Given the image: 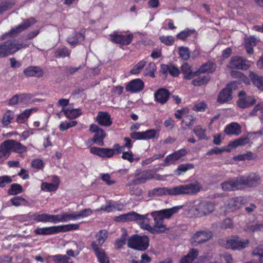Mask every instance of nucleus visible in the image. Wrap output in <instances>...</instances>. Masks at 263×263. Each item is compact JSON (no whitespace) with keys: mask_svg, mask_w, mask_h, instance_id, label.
Masks as SVG:
<instances>
[{"mask_svg":"<svg viewBox=\"0 0 263 263\" xmlns=\"http://www.w3.org/2000/svg\"><path fill=\"white\" fill-rule=\"evenodd\" d=\"M201 190L199 184L191 183L185 184H181L172 188L156 187L149 191L148 193L149 197L161 196L163 195L177 196L181 195H195Z\"/></svg>","mask_w":263,"mask_h":263,"instance_id":"nucleus-1","label":"nucleus"},{"mask_svg":"<svg viewBox=\"0 0 263 263\" xmlns=\"http://www.w3.org/2000/svg\"><path fill=\"white\" fill-rule=\"evenodd\" d=\"M182 208L181 206H176L170 209H165L159 211H154L151 213L150 215L154 219V223H152L151 220L147 216L145 223H148L150 228L143 229L144 230H156L157 229L161 230H169L164 223L165 219L170 218L174 214L178 213V210Z\"/></svg>","mask_w":263,"mask_h":263,"instance_id":"nucleus-2","label":"nucleus"},{"mask_svg":"<svg viewBox=\"0 0 263 263\" xmlns=\"http://www.w3.org/2000/svg\"><path fill=\"white\" fill-rule=\"evenodd\" d=\"M92 213V210L88 208L83 209L79 212L69 214L66 213H63L56 215L48 214H39L36 216V219L39 221L57 223L67 221L70 219H77L80 218L86 217L91 215Z\"/></svg>","mask_w":263,"mask_h":263,"instance_id":"nucleus-3","label":"nucleus"},{"mask_svg":"<svg viewBox=\"0 0 263 263\" xmlns=\"http://www.w3.org/2000/svg\"><path fill=\"white\" fill-rule=\"evenodd\" d=\"M27 151V146L20 142L13 139L6 140L0 144V164L10 157L11 152L21 154Z\"/></svg>","mask_w":263,"mask_h":263,"instance_id":"nucleus-4","label":"nucleus"},{"mask_svg":"<svg viewBox=\"0 0 263 263\" xmlns=\"http://www.w3.org/2000/svg\"><path fill=\"white\" fill-rule=\"evenodd\" d=\"M149 238L146 236L134 235L127 240L129 248L139 251H145L149 246Z\"/></svg>","mask_w":263,"mask_h":263,"instance_id":"nucleus-5","label":"nucleus"},{"mask_svg":"<svg viewBox=\"0 0 263 263\" xmlns=\"http://www.w3.org/2000/svg\"><path fill=\"white\" fill-rule=\"evenodd\" d=\"M89 130L90 133L95 134L92 139L88 140L87 143L92 142L98 145L103 146L104 144V139L106 136L105 130L95 124L90 125Z\"/></svg>","mask_w":263,"mask_h":263,"instance_id":"nucleus-6","label":"nucleus"},{"mask_svg":"<svg viewBox=\"0 0 263 263\" xmlns=\"http://www.w3.org/2000/svg\"><path fill=\"white\" fill-rule=\"evenodd\" d=\"M124 215L126 222L136 221L140 225V228L142 229H146L147 228H150L149 223H145L147 216H149L148 214L140 215L133 211L124 214ZM148 222H149L148 219Z\"/></svg>","mask_w":263,"mask_h":263,"instance_id":"nucleus-7","label":"nucleus"},{"mask_svg":"<svg viewBox=\"0 0 263 263\" xmlns=\"http://www.w3.org/2000/svg\"><path fill=\"white\" fill-rule=\"evenodd\" d=\"M215 209L214 203L210 201H202L196 205L194 214L197 217H202L212 213Z\"/></svg>","mask_w":263,"mask_h":263,"instance_id":"nucleus-8","label":"nucleus"},{"mask_svg":"<svg viewBox=\"0 0 263 263\" xmlns=\"http://www.w3.org/2000/svg\"><path fill=\"white\" fill-rule=\"evenodd\" d=\"M15 42L14 40H10L0 44V58L12 54L20 48Z\"/></svg>","mask_w":263,"mask_h":263,"instance_id":"nucleus-9","label":"nucleus"},{"mask_svg":"<svg viewBox=\"0 0 263 263\" xmlns=\"http://www.w3.org/2000/svg\"><path fill=\"white\" fill-rule=\"evenodd\" d=\"M241 189L245 187H253L257 186L260 181L259 176L255 173H251L248 176H239Z\"/></svg>","mask_w":263,"mask_h":263,"instance_id":"nucleus-10","label":"nucleus"},{"mask_svg":"<svg viewBox=\"0 0 263 263\" xmlns=\"http://www.w3.org/2000/svg\"><path fill=\"white\" fill-rule=\"evenodd\" d=\"M110 40L114 43L119 44L121 46L129 45L134 38L133 33L128 34H118L117 32L109 35Z\"/></svg>","mask_w":263,"mask_h":263,"instance_id":"nucleus-11","label":"nucleus"},{"mask_svg":"<svg viewBox=\"0 0 263 263\" xmlns=\"http://www.w3.org/2000/svg\"><path fill=\"white\" fill-rule=\"evenodd\" d=\"M159 134L155 129H147L144 132H135L130 134L132 139L135 140H147L158 138Z\"/></svg>","mask_w":263,"mask_h":263,"instance_id":"nucleus-12","label":"nucleus"},{"mask_svg":"<svg viewBox=\"0 0 263 263\" xmlns=\"http://www.w3.org/2000/svg\"><path fill=\"white\" fill-rule=\"evenodd\" d=\"M135 179L131 181L132 185H138L145 183L148 180L154 178V175L149 171H143L137 170L134 174Z\"/></svg>","mask_w":263,"mask_h":263,"instance_id":"nucleus-13","label":"nucleus"},{"mask_svg":"<svg viewBox=\"0 0 263 263\" xmlns=\"http://www.w3.org/2000/svg\"><path fill=\"white\" fill-rule=\"evenodd\" d=\"M248 243V240L242 241L238 237H233L226 241L224 246L228 249L240 250L246 248Z\"/></svg>","mask_w":263,"mask_h":263,"instance_id":"nucleus-14","label":"nucleus"},{"mask_svg":"<svg viewBox=\"0 0 263 263\" xmlns=\"http://www.w3.org/2000/svg\"><path fill=\"white\" fill-rule=\"evenodd\" d=\"M229 68L231 69L247 70L250 65L248 64V61L243 59L241 57H233L229 62Z\"/></svg>","mask_w":263,"mask_h":263,"instance_id":"nucleus-15","label":"nucleus"},{"mask_svg":"<svg viewBox=\"0 0 263 263\" xmlns=\"http://www.w3.org/2000/svg\"><path fill=\"white\" fill-rule=\"evenodd\" d=\"M233 83H228L219 93L217 102L223 104L232 99Z\"/></svg>","mask_w":263,"mask_h":263,"instance_id":"nucleus-16","label":"nucleus"},{"mask_svg":"<svg viewBox=\"0 0 263 263\" xmlns=\"http://www.w3.org/2000/svg\"><path fill=\"white\" fill-rule=\"evenodd\" d=\"M238 106L241 108L249 107L254 105L256 100L252 96H248L244 91H241L238 95Z\"/></svg>","mask_w":263,"mask_h":263,"instance_id":"nucleus-17","label":"nucleus"},{"mask_svg":"<svg viewBox=\"0 0 263 263\" xmlns=\"http://www.w3.org/2000/svg\"><path fill=\"white\" fill-rule=\"evenodd\" d=\"M213 235L212 231H197L191 239L193 245L196 246L210 239Z\"/></svg>","mask_w":263,"mask_h":263,"instance_id":"nucleus-18","label":"nucleus"},{"mask_svg":"<svg viewBox=\"0 0 263 263\" xmlns=\"http://www.w3.org/2000/svg\"><path fill=\"white\" fill-rule=\"evenodd\" d=\"M221 187L224 191H234L241 189L239 176L230 178L228 180L221 183Z\"/></svg>","mask_w":263,"mask_h":263,"instance_id":"nucleus-19","label":"nucleus"},{"mask_svg":"<svg viewBox=\"0 0 263 263\" xmlns=\"http://www.w3.org/2000/svg\"><path fill=\"white\" fill-rule=\"evenodd\" d=\"M144 87V83L140 79H135L131 80L125 86L127 92L138 93L141 91Z\"/></svg>","mask_w":263,"mask_h":263,"instance_id":"nucleus-20","label":"nucleus"},{"mask_svg":"<svg viewBox=\"0 0 263 263\" xmlns=\"http://www.w3.org/2000/svg\"><path fill=\"white\" fill-rule=\"evenodd\" d=\"M90 153L103 158H109L114 155V151L110 148L93 146L90 148Z\"/></svg>","mask_w":263,"mask_h":263,"instance_id":"nucleus-21","label":"nucleus"},{"mask_svg":"<svg viewBox=\"0 0 263 263\" xmlns=\"http://www.w3.org/2000/svg\"><path fill=\"white\" fill-rule=\"evenodd\" d=\"M170 95L171 93L168 90L164 88H161L155 92V100L157 103L164 104L167 102Z\"/></svg>","mask_w":263,"mask_h":263,"instance_id":"nucleus-22","label":"nucleus"},{"mask_svg":"<svg viewBox=\"0 0 263 263\" xmlns=\"http://www.w3.org/2000/svg\"><path fill=\"white\" fill-rule=\"evenodd\" d=\"M244 198L242 197H236L229 199L226 203V208L230 212H233L239 209L244 203Z\"/></svg>","mask_w":263,"mask_h":263,"instance_id":"nucleus-23","label":"nucleus"},{"mask_svg":"<svg viewBox=\"0 0 263 263\" xmlns=\"http://www.w3.org/2000/svg\"><path fill=\"white\" fill-rule=\"evenodd\" d=\"M35 23L36 21L34 18L30 17L27 20H26L23 23L12 28L9 32L6 33V35H11L13 33H20Z\"/></svg>","mask_w":263,"mask_h":263,"instance_id":"nucleus-24","label":"nucleus"},{"mask_svg":"<svg viewBox=\"0 0 263 263\" xmlns=\"http://www.w3.org/2000/svg\"><path fill=\"white\" fill-rule=\"evenodd\" d=\"M187 154V151L184 148H181L166 156L165 159V163L166 165L174 164L180 159L182 157Z\"/></svg>","mask_w":263,"mask_h":263,"instance_id":"nucleus-25","label":"nucleus"},{"mask_svg":"<svg viewBox=\"0 0 263 263\" xmlns=\"http://www.w3.org/2000/svg\"><path fill=\"white\" fill-rule=\"evenodd\" d=\"M52 181L53 183L43 182L41 184V188L42 191L46 192H55L59 186L60 180L58 176H52Z\"/></svg>","mask_w":263,"mask_h":263,"instance_id":"nucleus-26","label":"nucleus"},{"mask_svg":"<svg viewBox=\"0 0 263 263\" xmlns=\"http://www.w3.org/2000/svg\"><path fill=\"white\" fill-rule=\"evenodd\" d=\"M23 73L26 77L41 78L44 74L42 68L35 66H30L24 69Z\"/></svg>","mask_w":263,"mask_h":263,"instance_id":"nucleus-27","label":"nucleus"},{"mask_svg":"<svg viewBox=\"0 0 263 263\" xmlns=\"http://www.w3.org/2000/svg\"><path fill=\"white\" fill-rule=\"evenodd\" d=\"M96 121L101 126H110L112 121L110 115L107 112L100 111L96 117Z\"/></svg>","mask_w":263,"mask_h":263,"instance_id":"nucleus-28","label":"nucleus"},{"mask_svg":"<svg viewBox=\"0 0 263 263\" xmlns=\"http://www.w3.org/2000/svg\"><path fill=\"white\" fill-rule=\"evenodd\" d=\"M91 247L100 263H109L108 258L106 256L104 251L100 248L96 242H92Z\"/></svg>","mask_w":263,"mask_h":263,"instance_id":"nucleus-29","label":"nucleus"},{"mask_svg":"<svg viewBox=\"0 0 263 263\" xmlns=\"http://www.w3.org/2000/svg\"><path fill=\"white\" fill-rule=\"evenodd\" d=\"M181 71L183 75V79L185 80H191L195 76H198V72L197 71H192L191 66L187 63H184L181 66Z\"/></svg>","mask_w":263,"mask_h":263,"instance_id":"nucleus-30","label":"nucleus"},{"mask_svg":"<svg viewBox=\"0 0 263 263\" xmlns=\"http://www.w3.org/2000/svg\"><path fill=\"white\" fill-rule=\"evenodd\" d=\"M224 132L227 135L238 136L241 133V127L238 123L232 122L226 126Z\"/></svg>","mask_w":263,"mask_h":263,"instance_id":"nucleus-31","label":"nucleus"},{"mask_svg":"<svg viewBox=\"0 0 263 263\" xmlns=\"http://www.w3.org/2000/svg\"><path fill=\"white\" fill-rule=\"evenodd\" d=\"M79 228V224H69L65 226L60 227H46L42 228H37L34 230H76Z\"/></svg>","mask_w":263,"mask_h":263,"instance_id":"nucleus-32","label":"nucleus"},{"mask_svg":"<svg viewBox=\"0 0 263 263\" xmlns=\"http://www.w3.org/2000/svg\"><path fill=\"white\" fill-rule=\"evenodd\" d=\"M62 111L65 117L70 120L76 119L82 114V111L80 108H63Z\"/></svg>","mask_w":263,"mask_h":263,"instance_id":"nucleus-33","label":"nucleus"},{"mask_svg":"<svg viewBox=\"0 0 263 263\" xmlns=\"http://www.w3.org/2000/svg\"><path fill=\"white\" fill-rule=\"evenodd\" d=\"M257 40L254 36H250L245 40V47L247 52L252 54L254 52V47L257 45Z\"/></svg>","mask_w":263,"mask_h":263,"instance_id":"nucleus-34","label":"nucleus"},{"mask_svg":"<svg viewBox=\"0 0 263 263\" xmlns=\"http://www.w3.org/2000/svg\"><path fill=\"white\" fill-rule=\"evenodd\" d=\"M198 255V251L196 249H191L187 255L184 256L180 260V263H192Z\"/></svg>","mask_w":263,"mask_h":263,"instance_id":"nucleus-35","label":"nucleus"},{"mask_svg":"<svg viewBox=\"0 0 263 263\" xmlns=\"http://www.w3.org/2000/svg\"><path fill=\"white\" fill-rule=\"evenodd\" d=\"M216 68V65L213 62H208L203 64L197 70L198 76L201 73H212Z\"/></svg>","mask_w":263,"mask_h":263,"instance_id":"nucleus-36","label":"nucleus"},{"mask_svg":"<svg viewBox=\"0 0 263 263\" xmlns=\"http://www.w3.org/2000/svg\"><path fill=\"white\" fill-rule=\"evenodd\" d=\"M253 256H257L258 258V260H251L246 263H263V244L260 245L256 247L252 252Z\"/></svg>","mask_w":263,"mask_h":263,"instance_id":"nucleus-37","label":"nucleus"},{"mask_svg":"<svg viewBox=\"0 0 263 263\" xmlns=\"http://www.w3.org/2000/svg\"><path fill=\"white\" fill-rule=\"evenodd\" d=\"M194 168V165L192 163H187L181 164L178 165L177 169L174 171L175 174L177 176L181 175L182 173H185L186 171Z\"/></svg>","mask_w":263,"mask_h":263,"instance_id":"nucleus-38","label":"nucleus"},{"mask_svg":"<svg viewBox=\"0 0 263 263\" xmlns=\"http://www.w3.org/2000/svg\"><path fill=\"white\" fill-rule=\"evenodd\" d=\"M15 0H6L0 3V14L11 9L15 5Z\"/></svg>","mask_w":263,"mask_h":263,"instance_id":"nucleus-39","label":"nucleus"},{"mask_svg":"<svg viewBox=\"0 0 263 263\" xmlns=\"http://www.w3.org/2000/svg\"><path fill=\"white\" fill-rule=\"evenodd\" d=\"M195 135L199 140H208L206 136V129L203 128L201 126H196L193 130Z\"/></svg>","mask_w":263,"mask_h":263,"instance_id":"nucleus-40","label":"nucleus"},{"mask_svg":"<svg viewBox=\"0 0 263 263\" xmlns=\"http://www.w3.org/2000/svg\"><path fill=\"white\" fill-rule=\"evenodd\" d=\"M210 80V77L209 76L198 77L192 81V84L194 86H200L206 84Z\"/></svg>","mask_w":263,"mask_h":263,"instance_id":"nucleus-41","label":"nucleus"},{"mask_svg":"<svg viewBox=\"0 0 263 263\" xmlns=\"http://www.w3.org/2000/svg\"><path fill=\"white\" fill-rule=\"evenodd\" d=\"M193 34H197L196 30L194 29H191L187 28L184 30L179 33L177 35V37L179 39L184 41L187 39V37H188Z\"/></svg>","mask_w":263,"mask_h":263,"instance_id":"nucleus-42","label":"nucleus"},{"mask_svg":"<svg viewBox=\"0 0 263 263\" xmlns=\"http://www.w3.org/2000/svg\"><path fill=\"white\" fill-rule=\"evenodd\" d=\"M146 64V61L142 60L140 61L137 64H136L130 71V74H138L141 70L143 69Z\"/></svg>","mask_w":263,"mask_h":263,"instance_id":"nucleus-43","label":"nucleus"},{"mask_svg":"<svg viewBox=\"0 0 263 263\" xmlns=\"http://www.w3.org/2000/svg\"><path fill=\"white\" fill-rule=\"evenodd\" d=\"M22 192L23 187L18 183L12 184L8 190V194L11 195H15Z\"/></svg>","mask_w":263,"mask_h":263,"instance_id":"nucleus-44","label":"nucleus"},{"mask_svg":"<svg viewBox=\"0 0 263 263\" xmlns=\"http://www.w3.org/2000/svg\"><path fill=\"white\" fill-rule=\"evenodd\" d=\"M70 53L71 51L68 48L63 47L57 50L55 52V57L57 58L69 57Z\"/></svg>","mask_w":263,"mask_h":263,"instance_id":"nucleus-45","label":"nucleus"},{"mask_svg":"<svg viewBox=\"0 0 263 263\" xmlns=\"http://www.w3.org/2000/svg\"><path fill=\"white\" fill-rule=\"evenodd\" d=\"M156 70V66L154 62H150L144 70V74L151 78H155V72Z\"/></svg>","mask_w":263,"mask_h":263,"instance_id":"nucleus-46","label":"nucleus"},{"mask_svg":"<svg viewBox=\"0 0 263 263\" xmlns=\"http://www.w3.org/2000/svg\"><path fill=\"white\" fill-rule=\"evenodd\" d=\"M84 35L82 33L76 32L74 36L68 38V42L72 45H76L80 42L79 38H81L82 40H84Z\"/></svg>","mask_w":263,"mask_h":263,"instance_id":"nucleus-47","label":"nucleus"},{"mask_svg":"<svg viewBox=\"0 0 263 263\" xmlns=\"http://www.w3.org/2000/svg\"><path fill=\"white\" fill-rule=\"evenodd\" d=\"M218 227L222 229H233L234 223L232 219L227 218L221 222L219 223Z\"/></svg>","mask_w":263,"mask_h":263,"instance_id":"nucleus-48","label":"nucleus"},{"mask_svg":"<svg viewBox=\"0 0 263 263\" xmlns=\"http://www.w3.org/2000/svg\"><path fill=\"white\" fill-rule=\"evenodd\" d=\"M53 258L56 263H72L71 258L66 255H56L53 256Z\"/></svg>","mask_w":263,"mask_h":263,"instance_id":"nucleus-49","label":"nucleus"},{"mask_svg":"<svg viewBox=\"0 0 263 263\" xmlns=\"http://www.w3.org/2000/svg\"><path fill=\"white\" fill-rule=\"evenodd\" d=\"M78 124L77 121H72L71 122H62L59 125V129L61 132H64L70 127L76 126Z\"/></svg>","mask_w":263,"mask_h":263,"instance_id":"nucleus-50","label":"nucleus"},{"mask_svg":"<svg viewBox=\"0 0 263 263\" xmlns=\"http://www.w3.org/2000/svg\"><path fill=\"white\" fill-rule=\"evenodd\" d=\"M179 55L180 58L183 60H188L190 57V53L189 48L184 47H179Z\"/></svg>","mask_w":263,"mask_h":263,"instance_id":"nucleus-51","label":"nucleus"},{"mask_svg":"<svg viewBox=\"0 0 263 263\" xmlns=\"http://www.w3.org/2000/svg\"><path fill=\"white\" fill-rule=\"evenodd\" d=\"M13 118V114L10 110H8L4 114L2 118V123L4 126H7L11 123Z\"/></svg>","mask_w":263,"mask_h":263,"instance_id":"nucleus-52","label":"nucleus"},{"mask_svg":"<svg viewBox=\"0 0 263 263\" xmlns=\"http://www.w3.org/2000/svg\"><path fill=\"white\" fill-rule=\"evenodd\" d=\"M248 140L247 137L245 138H240L237 139L234 141H231L229 144L228 146H231L232 147H237L238 146H241L244 145Z\"/></svg>","mask_w":263,"mask_h":263,"instance_id":"nucleus-53","label":"nucleus"},{"mask_svg":"<svg viewBox=\"0 0 263 263\" xmlns=\"http://www.w3.org/2000/svg\"><path fill=\"white\" fill-rule=\"evenodd\" d=\"M252 82L257 87L263 91V77L254 75L252 78Z\"/></svg>","mask_w":263,"mask_h":263,"instance_id":"nucleus-54","label":"nucleus"},{"mask_svg":"<svg viewBox=\"0 0 263 263\" xmlns=\"http://www.w3.org/2000/svg\"><path fill=\"white\" fill-rule=\"evenodd\" d=\"M127 234L125 232H124L121 236V237L117 239L116 240L115 245V247L117 249L121 248L123 246H124L126 242H127L128 239L126 238Z\"/></svg>","mask_w":263,"mask_h":263,"instance_id":"nucleus-55","label":"nucleus"},{"mask_svg":"<svg viewBox=\"0 0 263 263\" xmlns=\"http://www.w3.org/2000/svg\"><path fill=\"white\" fill-rule=\"evenodd\" d=\"M10 201L13 205L18 206L22 205V203H28V201L25 198L21 196H15L10 199Z\"/></svg>","mask_w":263,"mask_h":263,"instance_id":"nucleus-56","label":"nucleus"},{"mask_svg":"<svg viewBox=\"0 0 263 263\" xmlns=\"http://www.w3.org/2000/svg\"><path fill=\"white\" fill-rule=\"evenodd\" d=\"M235 159L239 161L250 160L253 159V153L249 151L246 154H239L236 156Z\"/></svg>","mask_w":263,"mask_h":263,"instance_id":"nucleus-57","label":"nucleus"},{"mask_svg":"<svg viewBox=\"0 0 263 263\" xmlns=\"http://www.w3.org/2000/svg\"><path fill=\"white\" fill-rule=\"evenodd\" d=\"M107 236V231H99L96 234L97 240L100 245L104 242Z\"/></svg>","mask_w":263,"mask_h":263,"instance_id":"nucleus-58","label":"nucleus"},{"mask_svg":"<svg viewBox=\"0 0 263 263\" xmlns=\"http://www.w3.org/2000/svg\"><path fill=\"white\" fill-rule=\"evenodd\" d=\"M195 119L192 115L186 116L184 118L182 121V125L187 127H191L195 123Z\"/></svg>","mask_w":263,"mask_h":263,"instance_id":"nucleus-59","label":"nucleus"},{"mask_svg":"<svg viewBox=\"0 0 263 263\" xmlns=\"http://www.w3.org/2000/svg\"><path fill=\"white\" fill-rule=\"evenodd\" d=\"M258 112L261 114L263 116V102L257 104L255 106L253 109L250 112V115L257 116Z\"/></svg>","mask_w":263,"mask_h":263,"instance_id":"nucleus-60","label":"nucleus"},{"mask_svg":"<svg viewBox=\"0 0 263 263\" xmlns=\"http://www.w3.org/2000/svg\"><path fill=\"white\" fill-rule=\"evenodd\" d=\"M224 151L229 152V150L228 149H226L224 147L219 148V147H215L214 148H213L210 149V151H209L206 153V156H210V155H212L213 154L218 155V154H220L222 153V152H223Z\"/></svg>","mask_w":263,"mask_h":263,"instance_id":"nucleus-61","label":"nucleus"},{"mask_svg":"<svg viewBox=\"0 0 263 263\" xmlns=\"http://www.w3.org/2000/svg\"><path fill=\"white\" fill-rule=\"evenodd\" d=\"M18 95L20 102L25 104L29 103L32 98V95L29 93H20Z\"/></svg>","mask_w":263,"mask_h":263,"instance_id":"nucleus-62","label":"nucleus"},{"mask_svg":"<svg viewBox=\"0 0 263 263\" xmlns=\"http://www.w3.org/2000/svg\"><path fill=\"white\" fill-rule=\"evenodd\" d=\"M168 73L172 77H177L179 75L180 71L176 66L173 64L172 63H170Z\"/></svg>","mask_w":263,"mask_h":263,"instance_id":"nucleus-63","label":"nucleus"},{"mask_svg":"<svg viewBox=\"0 0 263 263\" xmlns=\"http://www.w3.org/2000/svg\"><path fill=\"white\" fill-rule=\"evenodd\" d=\"M121 158L125 160H127L130 163H132L134 161V154L131 151L127 152H123Z\"/></svg>","mask_w":263,"mask_h":263,"instance_id":"nucleus-64","label":"nucleus"}]
</instances>
